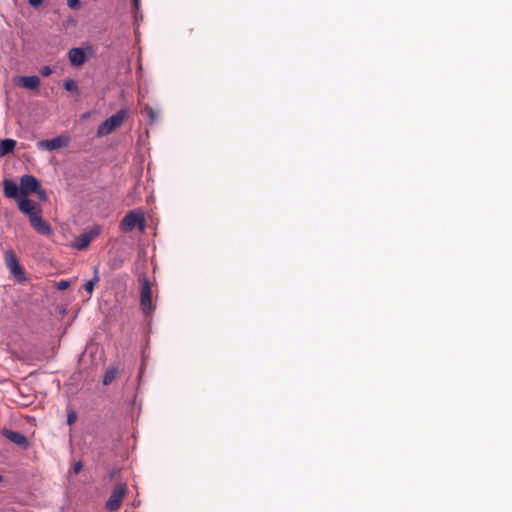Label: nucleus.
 Masks as SVG:
<instances>
[{"label": "nucleus", "mask_w": 512, "mask_h": 512, "mask_svg": "<svg viewBox=\"0 0 512 512\" xmlns=\"http://www.w3.org/2000/svg\"><path fill=\"white\" fill-rule=\"evenodd\" d=\"M40 182L33 175H23L18 186L11 179L3 180L4 196L9 199H17L19 196H28L39 189Z\"/></svg>", "instance_id": "f257e3e1"}, {"label": "nucleus", "mask_w": 512, "mask_h": 512, "mask_svg": "<svg viewBox=\"0 0 512 512\" xmlns=\"http://www.w3.org/2000/svg\"><path fill=\"white\" fill-rule=\"evenodd\" d=\"M140 283V307L143 313L148 316L154 311L152 304V289L151 283L147 276L141 275L139 277Z\"/></svg>", "instance_id": "f03ea898"}, {"label": "nucleus", "mask_w": 512, "mask_h": 512, "mask_svg": "<svg viewBox=\"0 0 512 512\" xmlns=\"http://www.w3.org/2000/svg\"><path fill=\"white\" fill-rule=\"evenodd\" d=\"M126 117L127 111L125 109H120L98 126L97 135L106 136L111 134L114 130L122 125Z\"/></svg>", "instance_id": "7ed1b4c3"}, {"label": "nucleus", "mask_w": 512, "mask_h": 512, "mask_svg": "<svg viewBox=\"0 0 512 512\" xmlns=\"http://www.w3.org/2000/svg\"><path fill=\"white\" fill-rule=\"evenodd\" d=\"M127 485L124 483H119L115 486L113 491L111 492V495L109 496L108 500L105 503V508L108 511H116L118 510L124 498L127 495Z\"/></svg>", "instance_id": "20e7f679"}, {"label": "nucleus", "mask_w": 512, "mask_h": 512, "mask_svg": "<svg viewBox=\"0 0 512 512\" xmlns=\"http://www.w3.org/2000/svg\"><path fill=\"white\" fill-rule=\"evenodd\" d=\"M136 227L143 230L145 227V218L142 212L130 211L128 212L120 223V228L125 232H130Z\"/></svg>", "instance_id": "39448f33"}, {"label": "nucleus", "mask_w": 512, "mask_h": 512, "mask_svg": "<svg viewBox=\"0 0 512 512\" xmlns=\"http://www.w3.org/2000/svg\"><path fill=\"white\" fill-rule=\"evenodd\" d=\"M4 261L6 267L9 269L12 275H14L19 281H25L24 269L20 265L18 258L13 250H7L4 253Z\"/></svg>", "instance_id": "423d86ee"}, {"label": "nucleus", "mask_w": 512, "mask_h": 512, "mask_svg": "<svg viewBox=\"0 0 512 512\" xmlns=\"http://www.w3.org/2000/svg\"><path fill=\"white\" fill-rule=\"evenodd\" d=\"M101 231L100 226L96 225L92 227L89 231H86L82 234H80L78 237L75 238L73 247L78 250H85L89 246V244L99 236Z\"/></svg>", "instance_id": "0eeeda50"}, {"label": "nucleus", "mask_w": 512, "mask_h": 512, "mask_svg": "<svg viewBox=\"0 0 512 512\" xmlns=\"http://www.w3.org/2000/svg\"><path fill=\"white\" fill-rule=\"evenodd\" d=\"M17 204H18V208L19 210L28 215L29 218L37 215V214H41V208L40 206L33 202L32 200H30L28 198V196H19V198L17 199H14Z\"/></svg>", "instance_id": "6e6552de"}, {"label": "nucleus", "mask_w": 512, "mask_h": 512, "mask_svg": "<svg viewBox=\"0 0 512 512\" xmlns=\"http://www.w3.org/2000/svg\"><path fill=\"white\" fill-rule=\"evenodd\" d=\"M69 143V137L60 135L58 137L49 139V140H42L38 142V147L41 149H46L49 151L57 150L62 147H66Z\"/></svg>", "instance_id": "1a4fd4ad"}, {"label": "nucleus", "mask_w": 512, "mask_h": 512, "mask_svg": "<svg viewBox=\"0 0 512 512\" xmlns=\"http://www.w3.org/2000/svg\"><path fill=\"white\" fill-rule=\"evenodd\" d=\"M1 434L9 441L13 442L14 444L26 448L28 446V440L27 437L20 433L16 432L7 428H3L1 430Z\"/></svg>", "instance_id": "9d476101"}, {"label": "nucleus", "mask_w": 512, "mask_h": 512, "mask_svg": "<svg viewBox=\"0 0 512 512\" xmlns=\"http://www.w3.org/2000/svg\"><path fill=\"white\" fill-rule=\"evenodd\" d=\"M29 220L31 226L40 234L48 236L52 233L50 225L42 219L41 214L29 218Z\"/></svg>", "instance_id": "9b49d317"}, {"label": "nucleus", "mask_w": 512, "mask_h": 512, "mask_svg": "<svg viewBox=\"0 0 512 512\" xmlns=\"http://www.w3.org/2000/svg\"><path fill=\"white\" fill-rule=\"evenodd\" d=\"M68 58L72 65L81 66L86 61V55L81 48H72L68 52Z\"/></svg>", "instance_id": "f8f14e48"}, {"label": "nucleus", "mask_w": 512, "mask_h": 512, "mask_svg": "<svg viewBox=\"0 0 512 512\" xmlns=\"http://www.w3.org/2000/svg\"><path fill=\"white\" fill-rule=\"evenodd\" d=\"M40 78L38 76H22L18 80V85L20 87L35 90L40 86Z\"/></svg>", "instance_id": "ddd939ff"}, {"label": "nucleus", "mask_w": 512, "mask_h": 512, "mask_svg": "<svg viewBox=\"0 0 512 512\" xmlns=\"http://www.w3.org/2000/svg\"><path fill=\"white\" fill-rule=\"evenodd\" d=\"M16 141L13 139H4L0 141V157L10 154L14 151Z\"/></svg>", "instance_id": "4468645a"}, {"label": "nucleus", "mask_w": 512, "mask_h": 512, "mask_svg": "<svg viewBox=\"0 0 512 512\" xmlns=\"http://www.w3.org/2000/svg\"><path fill=\"white\" fill-rule=\"evenodd\" d=\"M141 113L151 120V122H154L158 119L160 110L157 108H153L150 105L146 104L141 110Z\"/></svg>", "instance_id": "2eb2a0df"}, {"label": "nucleus", "mask_w": 512, "mask_h": 512, "mask_svg": "<svg viewBox=\"0 0 512 512\" xmlns=\"http://www.w3.org/2000/svg\"><path fill=\"white\" fill-rule=\"evenodd\" d=\"M99 282L98 268L94 269V276L91 280L85 283L84 289L88 294H92L94 291L95 285Z\"/></svg>", "instance_id": "dca6fc26"}, {"label": "nucleus", "mask_w": 512, "mask_h": 512, "mask_svg": "<svg viewBox=\"0 0 512 512\" xmlns=\"http://www.w3.org/2000/svg\"><path fill=\"white\" fill-rule=\"evenodd\" d=\"M117 376V369L112 367L106 370L103 377V384L109 385Z\"/></svg>", "instance_id": "f3484780"}, {"label": "nucleus", "mask_w": 512, "mask_h": 512, "mask_svg": "<svg viewBox=\"0 0 512 512\" xmlns=\"http://www.w3.org/2000/svg\"><path fill=\"white\" fill-rule=\"evenodd\" d=\"M64 88L67 91H70V92H73V93H76V94L79 93L78 85H77V83L73 79H66L65 82H64Z\"/></svg>", "instance_id": "a211bd4d"}, {"label": "nucleus", "mask_w": 512, "mask_h": 512, "mask_svg": "<svg viewBox=\"0 0 512 512\" xmlns=\"http://www.w3.org/2000/svg\"><path fill=\"white\" fill-rule=\"evenodd\" d=\"M77 420V413L72 410V409H69L68 410V413H67V424L68 425H73Z\"/></svg>", "instance_id": "6ab92c4d"}, {"label": "nucleus", "mask_w": 512, "mask_h": 512, "mask_svg": "<svg viewBox=\"0 0 512 512\" xmlns=\"http://www.w3.org/2000/svg\"><path fill=\"white\" fill-rule=\"evenodd\" d=\"M34 193L38 196L39 200H41V201L47 200V194H46L45 190L41 187V184L39 185V189H37Z\"/></svg>", "instance_id": "aec40b11"}, {"label": "nucleus", "mask_w": 512, "mask_h": 512, "mask_svg": "<svg viewBox=\"0 0 512 512\" xmlns=\"http://www.w3.org/2000/svg\"><path fill=\"white\" fill-rule=\"evenodd\" d=\"M67 5L70 9L77 10L80 7V0H67Z\"/></svg>", "instance_id": "412c9836"}, {"label": "nucleus", "mask_w": 512, "mask_h": 512, "mask_svg": "<svg viewBox=\"0 0 512 512\" xmlns=\"http://www.w3.org/2000/svg\"><path fill=\"white\" fill-rule=\"evenodd\" d=\"M82 468H83L82 462L81 461H77L72 466V472L74 474H78L79 472H81Z\"/></svg>", "instance_id": "4be33fe9"}, {"label": "nucleus", "mask_w": 512, "mask_h": 512, "mask_svg": "<svg viewBox=\"0 0 512 512\" xmlns=\"http://www.w3.org/2000/svg\"><path fill=\"white\" fill-rule=\"evenodd\" d=\"M70 286V282L68 280H61L57 283V288L59 290H66Z\"/></svg>", "instance_id": "5701e85b"}, {"label": "nucleus", "mask_w": 512, "mask_h": 512, "mask_svg": "<svg viewBox=\"0 0 512 512\" xmlns=\"http://www.w3.org/2000/svg\"><path fill=\"white\" fill-rule=\"evenodd\" d=\"M52 73V69L49 66H43L40 69V74L44 77L49 76Z\"/></svg>", "instance_id": "b1692460"}, {"label": "nucleus", "mask_w": 512, "mask_h": 512, "mask_svg": "<svg viewBox=\"0 0 512 512\" xmlns=\"http://www.w3.org/2000/svg\"><path fill=\"white\" fill-rule=\"evenodd\" d=\"M28 3L31 7L37 8L43 3V0H28Z\"/></svg>", "instance_id": "393cba45"}, {"label": "nucleus", "mask_w": 512, "mask_h": 512, "mask_svg": "<svg viewBox=\"0 0 512 512\" xmlns=\"http://www.w3.org/2000/svg\"><path fill=\"white\" fill-rule=\"evenodd\" d=\"M133 2V6L135 7V9H138L139 8V4H140V0H132Z\"/></svg>", "instance_id": "a878e982"}, {"label": "nucleus", "mask_w": 512, "mask_h": 512, "mask_svg": "<svg viewBox=\"0 0 512 512\" xmlns=\"http://www.w3.org/2000/svg\"><path fill=\"white\" fill-rule=\"evenodd\" d=\"M17 359L23 362H28V359L25 356H17Z\"/></svg>", "instance_id": "bb28decb"}]
</instances>
